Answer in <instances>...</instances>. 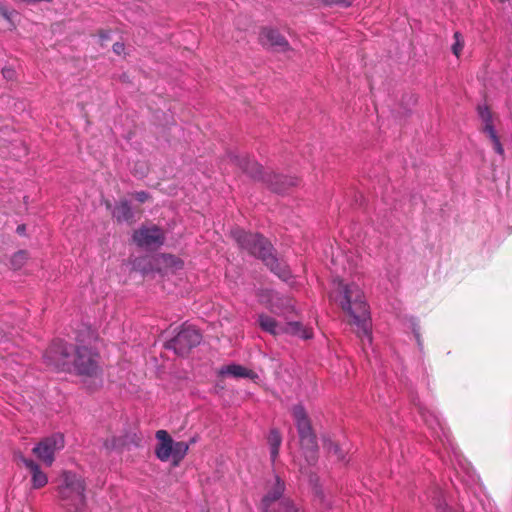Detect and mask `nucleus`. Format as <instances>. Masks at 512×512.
Segmentation results:
<instances>
[{
  "label": "nucleus",
  "mask_w": 512,
  "mask_h": 512,
  "mask_svg": "<svg viewBox=\"0 0 512 512\" xmlns=\"http://www.w3.org/2000/svg\"><path fill=\"white\" fill-rule=\"evenodd\" d=\"M409 397L421 421L427 427L430 436L435 442L433 444L434 452L439 455L444 464L451 465L454 469H456L455 463L462 465V455L454 444L450 431L445 426L438 412L434 408L422 403L413 391H409Z\"/></svg>",
  "instance_id": "f257e3e1"
},
{
  "label": "nucleus",
  "mask_w": 512,
  "mask_h": 512,
  "mask_svg": "<svg viewBox=\"0 0 512 512\" xmlns=\"http://www.w3.org/2000/svg\"><path fill=\"white\" fill-rule=\"evenodd\" d=\"M342 310L351 317V323L356 326V334L362 344V350L368 357V348L372 347V323L369 305L359 285L355 283L342 284L337 299Z\"/></svg>",
  "instance_id": "f03ea898"
},
{
  "label": "nucleus",
  "mask_w": 512,
  "mask_h": 512,
  "mask_svg": "<svg viewBox=\"0 0 512 512\" xmlns=\"http://www.w3.org/2000/svg\"><path fill=\"white\" fill-rule=\"evenodd\" d=\"M231 236L241 251L261 260L281 280L288 281L292 277L290 268L277 258L272 243L264 235L236 227L231 230Z\"/></svg>",
  "instance_id": "7ed1b4c3"
},
{
  "label": "nucleus",
  "mask_w": 512,
  "mask_h": 512,
  "mask_svg": "<svg viewBox=\"0 0 512 512\" xmlns=\"http://www.w3.org/2000/svg\"><path fill=\"white\" fill-rule=\"evenodd\" d=\"M230 157L244 173L254 179L262 180L275 193L282 194L287 190V188L298 184V179L296 177L276 174L273 172H265L262 165L250 159L248 156L231 155Z\"/></svg>",
  "instance_id": "20e7f679"
},
{
  "label": "nucleus",
  "mask_w": 512,
  "mask_h": 512,
  "mask_svg": "<svg viewBox=\"0 0 512 512\" xmlns=\"http://www.w3.org/2000/svg\"><path fill=\"white\" fill-rule=\"evenodd\" d=\"M57 491L60 505L66 512L83 511L86 505V485L80 475L72 471H64Z\"/></svg>",
  "instance_id": "39448f33"
},
{
  "label": "nucleus",
  "mask_w": 512,
  "mask_h": 512,
  "mask_svg": "<svg viewBox=\"0 0 512 512\" xmlns=\"http://www.w3.org/2000/svg\"><path fill=\"white\" fill-rule=\"evenodd\" d=\"M291 414L305 460L308 465L314 466L318 460V444L308 413L303 404L299 403L292 406Z\"/></svg>",
  "instance_id": "423d86ee"
},
{
  "label": "nucleus",
  "mask_w": 512,
  "mask_h": 512,
  "mask_svg": "<svg viewBox=\"0 0 512 512\" xmlns=\"http://www.w3.org/2000/svg\"><path fill=\"white\" fill-rule=\"evenodd\" d=\"M201 333L190 325H182L180 331L165 343V348L173 350L179 356L187 355L190 350L200 344Z\"/></svg>",
  "instance_id": "0eeeda50"
},
{
  "label": "nucleus",
  "mask_w": 512,
  "mask_h": 512,
  "mask_svg": "<svg viewBox=\"0 0 512 512\" xmlns=\"http://www.w3.org/2000/svg\"><path fill=\"white\" fill-rule=\"evenodd\" d=\"M285 483L278 475L275 476L273 487L264 495L261 501L262 512H285L284 507L291 506L297 510V506L292 500L283 498Z\"/></svg>",
  "instance_id": "6e6552de"
},
{
  "label": "nucleus",
  "mask_w": 512,
  "mask_h": 512,
  "mask_svg": "<svg viewBox=\"0 0 512 512\" xmlns=\"http://www.w3.org/2000/svg\"><path fill=\"white\" fill-rule=\"evenodd\" d=\"M74 368L79 375L96 376L100 370L99 354L87 346H77L74 350Z\"/></svg>",
  "instance_id": "1a4fd4ad"
},
{
  "label": "nucleus",
  "mask_w": 512,
  "mask_h": 512,
  "mask_svg": "<svg viewBox=\"0 0 512 512\" xmlns=\"http://www.w3.org/2000/svg\"><path fill=\"white\" fill-rule=\"evenodd\" d=\"M74 350L72 344L62 339H55L44 353L45 362L56 369H64L70 363Z\"/></svg>",
  "instance_id": "9d476101"
},
{
  "label": "nucleus",
  "mask_w": 512,
  "mask_h": 512,
  "mask_svg": "<svg viewBox=\"0 0 512 512\" xmlns=\"http://www.w3.org/2000/svg\"><path fill=\"white\" fill-rule=\"evenodd\" d=\"M477 115L481 121L480 131L490 140L495 153L504 155V147L494 125L493 114L487 104H478L476 107Z\"/></svg>",
  "instance_id": "9b49d317"
},
{
  "label": "nucleus",
  "mask_w": 512,
  "mask_h": 512,
  "mask_svg": "<svg viewBox=\"0 0 512 512\" xmlns=\"http://www.w3.org/2000/svg\"><path fill=\"white\" fill-rule=\"evenodd\" d=\"M64 447V436L55 433L41 440L34 448L33 453L46 466H51L55 460L56 451Z\"/></svg>",
  "instance_id": "f8f14e48"
},
{
  "label": "nucleus",
  "mask_w": 512,
  "mask_h": 512,
  "mask_svg": "<svg viewBox=\"0 0 512 512\" xmlns=\"http://www.w3.org/2000/svg\"><path fill=\"white\" fill-rule=\"evenodd\" d=\"M132 238L141 248L160 247L165 241L164 233L157 225L140 227L134 231Z\"/></svg>",
  "instance_id": "ddd939ff"
},
{
  "label": "nucleus",
  "mask_w": 512,
  "mask_h": 512,
  "mask_svg": "<svg viewBox=\"0 0 512 512\" xmlns=\"http://www.w3.org/2000/svg\"><path fill=\"white\" fill-rule=\"evenodd\" d=\"M257 297L259 302L265 305L272 313H282L292 306L288 296L274 289L261 288L257 291Z\"/></svg>",
  "instance_id": "4468645a"
},
{
  "label": "nucleus",
  "mask_w": 512,
  "mask_h": 512,
  "mask_svg": "<svg viewBox=\"0 0 512 512\" xmlns=\"http://www.w3.org/2000/svg\"><path fill=\"white\" fill-rule=\"evenodd\" d=\"M260 41L264 46H268L276 51H286L289 49V43L286 38L273 28H264L260 33Z\"/></svg>",
  "instance_id": "2eb2a0df"
},
{
  "label": "nucleus",
  "mask_w": 512,
  "mask_h": 512,
  "mask_svg": "<svg viewBox=\"0 0 512 512\" xmlns=\"http://www.w3.org/2000/svg\"><path fill=\"white\" fill-rule=\"evenodd\" d=\"M158 443L155 447V455L161 462L171 459L173 439L166 430H158L155 434Z\"/></svg>",
  "instance_id": "dca6fc26"
},
{
  "label": "nucleus",
  "mask_w": 512,
  "mask_h": 512,
  "mask_svg": "<svg viewBox=\"0 0 512 512\" xmlns=\"http://www.w3.org/2000/svg\"><path fill=\"white\" fill-rule=\"evenodd\" d=\"M419 501L421 503L430 501L438 512H454L446 503L444 492L437 486L432 487L430 491L425 493L423 496H419Z\"/></svg>",
  "instance_id": "f3484780"
},
{
  "label": "nucleus",
  "mask_w": 512,
  "mask_h": 512,
  "mask_svg": "<svg viewBox=\"0 0 512 512\" xmlns=\"http://www.w3.org/2000/svg\"><path fill=\"white\" fill-rule=\"evenodd\" d=\"M218 374L220 376H231L233 378H249L253 381H256L259 379V376L256 372L253 370L247 369L246 367L240 365V364H229L222 366L219 369Z\"/></svg>",
  "instance_id": "a211bd4d"
},
{
  "label": "nucleus",
  "mask_w": 512,
  "mask_h": 512,
  "mask_svg": "<svg viewBox=\"0 0 512 512\" xmlns=\"http://www.w3.org/2000/svg\"><path fill=\"white\" fill-rule=\"evenodd\" d=\"M22 462L31 472V482L34 489H40L48 483L47 475L40 469V466L33 459L22 457Z\"/></svg>",
  "instance_id": "6ab92c4d"
},
{
  "label": "nucleus",
  "mask_w": 512,
  "mask_h": 512,
  "mask_svg": "<svg viewBox=\"0 0 512 512\" xmlns=\"http://www.w3.org/2000/svg\"><path fill=\"white\" fill-rule=\"evenodd\" d=\"M112 216L116 219L117 222H132L134 219V211L132 209L130 201L127 199H122L118 203H116Z\"/></svg>",
  "instance_id": "aec40b11"
},
{
  "label": "nucleus",
  "mask_w": 512,
  "mask_h": 512,
  "mask_svg": "<svg viewBox=\"0 0 512 512\" xmlns=\"http://www.w3.org/2000/svg\"><path fill=\"white\" fill-rule=\"evenodd\" d=\"M258 324H259V327L271 334V335H281V334H284V329H283V326L282 324H280L276 319H274L273 317L269 316V315H266V314H260L258 316Z\"/></svg>",
  "instance_id": "412c9836"
},
{
  "label": "nucleus",
  "mask_w": 512,
  "mask_h": 512,
  "mask_svg": "<svg viewBox=\"0 0 512 512\" xmlns=\"http://www.w3.org/2000/svg\"><path fill=\"white\" fill-rule=\"evenodd\" d=\"M267 443L270 450V459L272 464H274L279 456V449L282 444V436L278 429H270L267 436Z\"/></svg>",
  "instance_id": "4be33fe9"
},
{
  "label": "nucleus",
  "mask_w": 512,
  "mask_h": 512,
  "mask_svg": "<svg viewBox=\"0 0 512 512\" xmlns=\"http://www.w3.org/2000/svg\"><path fill=\"white\" fill-rule=\"evenodd\" d=\"M284 334H290L298 336L301 339L307 340L313 337V333L310 329L304 327L302 323L298 321H292L284 324Z\"/></svg>",
  "instance_id": "5701e85b"
},
{
  "label": "nucleus",
  "mask_w": 512,
  "mask_h": 512,
  "mask_svg": "<svg viewBox=\"0 0 512 512\" xmlns=\"http://www.w3.org/2000/svg\"><path fill=\"white\" fill-rule=\"evenodd\" d=\"M189 450V443L184 441H174L171 460L174 466H178L185 458Z\"/></svg>",
  "instance_id": "b1692460"
},
{
  "label": "nucleus",
  "mask_w": 512,
  "mask_h": 512,
  "mask_svg": "<svg viewBox=\"0 0 512 512\" xmlns=\"http://www.w3.org/2000/svg\"><path fill=\"white\" fill-rule=\"evenodd\" d=\"M323 448L329 453L336 457L338 461L345 459V452L341 446L333 442L329 437H323Z\"/></svg>",
  "instance_id": "393cba45"
},
{
  "label": "nucleus",
  "mask_w": 512,
  "mask_h": 512,
  "mask_svg": "<svg viewBox=\"0 0 512 512\" xmlns=\"http://www.w3.org/2000/svg\"><path fill=\"white\" fill-rule=\"evenodd\" d=\"M0 16L2 18H4L8 23L9 25L12 27V28H15L16 27V23L14 22V17L15 16H18V12L16 10H9L5 5H3L1 2H0Z\"/></svg>",
  "instance_id": "a878e982"
},
{
  "label": "nucleus",
  "mask_w": 512,
  "mask_h": 512,
  "mask_svg": "<svg viewBox=\"0 0 512 512\" xmlns=\"http://www.w3.org/2000/svg\"><path fill=\"white\" fill-rule=\"evenodd\" d=\"M132 266L134 270L140 271L142 274H146L151 270V263L145 257L134 259Z\"/></svg>",
  "instance_id": "bb28decb"
},
{
  "label": "nucleus",
  "mask_w": 512,
  "mask_h": 512,
  "mask_svg": "<svg viewBox=\"0 0 512 512\" xmlns=\"http://www.w3.org/2000/svg\"><path fill=\"white\" fill-rule=\"evenodd\" d=\"M454 43L451 47L452 53L458 58L464 47V39L459 31H456L453 35Z\"/></svg>",
  "instance_id": "cd10ccee"
},
{
  "label": "nucleus",
  "mask_w": 512,
  "mask_h": 512,
  "mask_svg": "<svg viewBox=\"0 0 512 512\" xmlns=\"http://www.w3.org/2000/svg\"><path fill=\"white\" fill-rule=\"evenodd\" d=\"M410 326H411L414 338L416 340L417 346H418L419 350L422 351L423 350V342H422L421 334H420V326L415 318H411Z\"/></svg>",
  "instance_id": "c85d7f7f"
},
{
  "label": "nucleus",
  "mask_w": 512,
  "mask_h": 512,
  "mask_svg": "<svg viewBox=\"0 0 512 512\" xmlns=\"http://www.w3.org/2000/svg\"><path fill=\"white\" fill-rule=\"evenodd\" d=\"M325 6H338L342 8H348L352 5V0H320Z\"/></svg>",
  "instance_id": "c756f323"
},
{
  "label": "nucleus",
  "mask_w": 512,
  "mask_h": 512,
  "mask_svg": "<svg viewBox=\"0 0 512 512\" xmlns=\"http://www.w3.org/2000/svg\"><path fill=\"white\" fill-rule=\"evenodd\" d=\"M26 259V252L25 251H18L14 254L11 262L13 266L20 267L22 262Z\"/></svg>",
  "instance_id": "7c9ffc66"
},
{
  "label": "nucleus",
  "mask_w": 512,
  "mask_h": 512,
  "mask_svg": "<svg viewBox=\"0 0 512 512\" xmlns=\"http://www.w3.org/2000/svg\"><path fill=\"white\" fill-rule=\"evenodd\" d=\"M15 70L11 67H5L2 69V75L7 80H13L15 77Z\"/></svg>",
  "instance_id": "2f4dec72"
},
{
  "label": "nucleus",
  "mask_w": 512,
  "mask_h": 512,
  "mask_svg": "<svg viewBox=\"0 0 512 512\" xmlns=\"http://www.w3.org/2000/svg\"><path fill=\"white\" fill-rule=\"evenodd\" d=\"M134 196H135V199L140 203L146 202L150 197L149 193L146 191L135 192Z\"/></svg>",
  "instance_id": "473e14b6"
},
{
  "label": "nucleus",
  "mask_w": 512,
  "mask_h": 512,
  "mask_svg": "<svg viewBox=\"0 0 512 512\" xmlns=\"http://www.w3.org/2000/svg\"><path fill=\"white\" fill-rule=\"evenodd\" d=\"M124 49H125V46L123 43L116 42L113 44V51L118 55H120L124 51Z\"/></svg>",
  "instance_id": "72a5a7b5"
},
{
  "label": "nucleus",
  "mask_w": 512,
  "mask_h": 512,
  "mask_svg": "<svg viewBox=\"0 0 512 512\" xmlns=\"http://www.w3.org/2000/svg\"><path fill=\"white\" fill-rule=\"evenodd\" d=\"M25 230H26V227L25 225H19L16 229L17 233L19 235H24L25 234Z\"/></svg>",
  "instance_id": "f704fd0d"
},
{
  "label": "nucleus",
  "mask_w": 512,
  "mask_h": 512,
  "mask_svg": "<svg viewBox=\"0 0 512 512\" xmlns=\"http://www.w3.org/2000/svg\"><path fill=\"white\" fill-rule=\"evenodd\" d=\"M316 495L317 497L320 498V500L323 502L324 501V495H323V492L319 489H316Z\"/></svg>",
  "instance_id": "c9c22d12"
},
{
  "label": "nucleus",
  "mask_w": 512,
  "mask_h": 512,
  "mask_svg": "<svg viewBox=\"0 0 512 512\" xmlns=\"http://www.w3.org/2000/svg\"><path fill=\"white\" fill-rule=\"evenodd\" d=\"M284 510L285 512H298L297 510H295L293 507H289V506H286V508L284 507Z\"/></svg>",
  "instance_id": "e433bc0d"
},
{
  "label": "nucleus",
  "mask_w": 512,
  "mask_h": 512,
  "mask_svg": "<svg viewBox=\"0 0 512 512\" xmlns=\"http://www.w3.org/2000/svg\"><path fill=\"white\" fill-rule=\"evenodd\" d=\"M100 36H101V38H102L103 40H107V39H109V34H108L107 32H103V33H101V34H100Z\"/></svg>",
  "instance_id": "4c0bfd02"
},
{
  "label": "nucleus",
  "mask_w": 512,
  "mask_h": 512,
  "mask_svg": "<svg viewBox=\"0 0 512 512\" xmlns=\"http://www.w3.org/2000/svg\"><path fill=\"white\" fill-rule=\"evenodd\" d=\"M196 441H197V438H196V437H192V438L190 439V441L188 442V443H189V446H190L191 444L196 443Z\"/></svg>",
  "instance_id": "58836bf2"
},
{
  "label": "nucleus",
  "mask_w": 512,
  "mask_h": 512,
  "mask_svg": "<svg viewBox=\"0 0 512 512\" xmlns=\"http://www.w3.org/2000/svg\"><path fill=\"white\" fill-rule=\"evenodd\" d=\"M325 507H326V508H331L332 506H331V504H330V503H326V504H325Z\"/></svg>",
  "instance_id": "ea45409f"
},
{
  "label": "nucleus",
  "mask_w": 512,
  "mask_h": 512,
  "mask_svg": "<svg viewBox=\"0 0 512 512\" xmlns=\"http://www.w3.org/2000/svg\"><path fill=\"white\" fill-rule=\"evenodd\" d=\"M297 511L298 512H304V510L300 509V508H297Z\"/></svg>",
  "instance_id": "a19ab883"
}]
</instances>
